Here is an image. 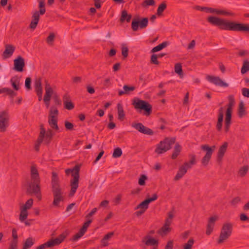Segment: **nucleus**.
Wrapping results in <instances>:
<instances>
[{
	"mask_svg": "<svg viewBox=\"0 0 249 249\" xmlns=\"http://www.w3.org/2000/svg\"><path fill=\"white\" fill-rule=\"evenodd\" d=\"M207 21L212 25L219 27L221 30L249 32V24L230 21L213 16L209 17Z\"/></svg>",
	"mask_w": 249,
	"mask_h": 249,
	"instance_id": "f257e3e1",
	"label": "nucleus"
},
{
	"mask_svg": "<svg viewBox=\"0 0 249 249\" xmlns=\"http://www.w3.org/2000/svg\"><path fill=\"white\" fill-rule=\"evenodd\" d=\"M31 180L28 184L27 192L35 194L39 200L41 199L40 179L37 168L35 165L31 167Z\"/></svg>",
	"mask_w": 249,
	"mask_h": 249,
	"instance_id": "f03ea898",
	"label": "nucleus"
},
{
	"mask_svg": "<svg viewBox=\"0 0 249 249\" xmlns=\"http://www.w3.org/2000/svg\"><path fill=\"white\" fill-rule=\"evenodd\" d=\"M80 169V165L77 164L73 169H67L65 170L66 174L68 175L70 173H71V176L72 177V178L70 181L71 190L70 193V196H71L74 195L78 187Z\"/></svg>",
	"mask_w": 249,
	"mask_h": 249,
	"instance_id": "7ed1b4c3",
	"label": "nucleus"
},
{
	"mask_svg": "<svg viewBox=\"0 0 249 249\" xmlns=\"http://www.w3.org/2000/svg\"><path fill=\"white\" fill-rule=\"evenodd\" d=\"M228 99L229 103L227 105V108L226 111L224 127L226 133H227L229 131L230 125L231 123V114L232 112L233 107L234 106L235 104L234 97L233 95H229Z\"/></svg>",
	"mask_w": 249,
	"mask_h": 249,
	"instance_id": "20e7f679",
	"label": "nucleus"
},
{
	"mask_svg": "<svg viewBox=\"0 0 249 249\" xmlns=\"http://www.w3.org/2000/svg\"><path fill=\"white\" fill-rule=\"evenodd\" d=\"M233 224L231 223H224L221 229L218 239L217 240L218 244H222L231 236L232 233Z\"/></svg>",
	"mask_w": 249,
	"mask_h": 249,
	"instance_id": "39448f33",
	"label": "nucleus"
},
{
	"mask_svg": "<svg viewBox=\"0 0 249 249\" xmlns=\"http://www.w3.org/2000/svg\"><path fill=\"white\" fill-rule=\"evenodd\" d=\"M134 108L141 112L143 110V114L147 116L150 115L152 112V106L147 102L137 99L132 103Z\"/></svg>",
	"mask_w": 249,
	"mask_h": 249,
	"instance_id": "423d86ee",
	"label": "nucleus"
},
{
	"mask_svg": "<svg viewBox=\"0 0 249 249\" xmlns=\"http://www.w3.org/2000/svg\"><path fill=\"white\" fill-rule=\"evenodd\" d=\"M175 142V138H165L157 144L155 152L158 154L164 153L171 148L172 145Z\"/></svg>",
	"mask_w": 249,
	"mask_h": 249,
	"instance_id": "0eeeda50",
	"label": "nucleus"
},
{
	"mask_svg": "<svg viewBox=\"0 0 249 249\" xmlns=\"http://www.w3.org/2000/svg\"><path fill=\"white\" fill-rule=\"evenodd\" d=\"M66 237V235L64 233L61 234L58 237L52 239L47 242L38 246L36 249H44L47 248H51L55 246H57L61 244Z\"/></svg>",
	"mask_w": 249,
	"mask_h": 249,
	"instance_id": "6e6552de",
	"label": "nucleus"
},
{
	"mask_svg": "<svg viewBox=\"0 0 249 249\" xmlns=\"http://www.w3.org/2000/svg\"><path fill=\"white\" fill-rule=\"evenodd\" d=\"M148 23L147 18H143L140 19L139 16L135 17L132 21L131 28L134 32L137 31L140 28L141 29L146 28Z\"/></svg>",
	"mask_w": 249,
	"mask_h": 249,
	"instance_id": "1a4fd4ad",
	"label": "nucleus"
},
{
	"mask_svg": "<svg viewBox=\"0 0 249 249\" xmlns=\"http://www.w3.org/2000/svg\"><path fill=\"white\" fill-rule=\"evenodd\" d=\"M9 116L7 111L0 112V131L4 132L9 125Z\"/></svg>",
	"mask_w": 249,
	"mask_h": 249,
	"instance_id": "9d476101",
	"label": "nucleus"
},
{
	"mask_svg": "<svg viewBox=\"0 0 249 249\" xmlns=\"http://www.w3.org/2000/svg\"><path fill=\"white\" fill-rule=\"evenodd\" d=\"M131 126L142 134L148 135H153L154 134L152 129L144 126L141 123H132Z\"/></svg>",
	"mask_w": 249,
	"mask_h": 249,
	"instance_id": "9b49d317",
	"label": "nucleus"
},
{
	"mask_svg": "<svg viewBox=\"0 0 249 249\" xmlns=\"http://www.w3.org/2000/svg\"><path fill=\"white\" fill-rule=\"evenodd\" d=\"M53 201V205L55 206H58L60 202L63 201L64 199V196L61 188L52 190Z\"/></svg>",
	"mask_w": 249,
	"mask_h": 249,
	"instance_id": "f8f14e48",
	"label": "nucleus"
},
{
	"mask_svg": "<svg viewBox=\"0 0 249 249\" xmlns=\"http://www.w3.org/2000/svg\"><path fill=\"white\" fill-rule=\"evenodd\" d=\"M206 79L210 82L213 83L216 86L221 87H228L229 85L227 83L222 81L220 77L211 75H207Z\"/></svg>",
	"mask_w": 249,
	"mask_h": 249,
	"instance_id": "ddd939ff",
	"label": "nucleus"
},
{
	"mask_svg": "<svg viewBox=\"0 0 249 249\" xmlns=\"http://www.w3.org/2000/svg\"><path fill=\"white\" fill-rule=\"evenodd\" d=\"M158 198V195L154 194L152 195L151 197L147 198L144 201L140 203L136 207V209H142L146 211L148 208V205L150 203L157 200Z\"/></svg>",
	"mask_w": 249,
	"mask_h": 249,
	"instance_id": "4468645a",
	"label": "nucleus"
},
{
	"mask_svg": "<svg viewBox=\"0 0 249 249\" xmlns=\"http://www.w3.org/2000/svg\"><path fill=\"white\" fill-rule=\"evenodd\" d=\"M14 70L17 71L21 72L23 71L25 66L24 59L19 55L14 60Z\"/></svg>",
	"mask_w": 249,
	"mask_h": 249,
	"instance_id": "2eb2a0df",
	"label": "nucleus"
},
{
	"mask_svg": "<svg viewBox=\"0 0 249 249\" xmlns=\"http://www.w3.org/2000/svg\"><path fill=\"white\" fill-rule=\"evenodd\" d=\"M40 133L39 134V136L37 138L36 142L35 144V149L36 151H38L39 150V147L43 142V139L45 137V129L44 128L43 125L41 124L40 126Z\"/></svg>",
	"mask_w": 249,
	"mask_h": 249,
	"instance_id": "dca6fc26",
	"label": "nucleus"
},
{
	"mask_svg": "<svg viewBox=\"0 0 249 249\" xmlns=\"http://www.w3.org/2000/svg\"><path fill=\"white\" fill-rule=\"evenodd\" d=\"M40 15H41L39 14L38 11H36L33 13L32 20L29 25V28L32 30H34L36 28L39 20Z\"/></svg>",
	"mask_w": 249,
	"mask_h": 249,
	"instance_id": "f3484780",
	"label": "nucleus"
},
{
	"mask_svg": "<svg viewBox=\"0 0 249 249\" xmlns=\"http://www.w3.org/2000/svg\"><path fill=\"white\" fill-rule=\"evenodd\" d=\"M142 242H144L146 246H154V247H156L158 249L159 245L158 240L151 237L149 235H147L143 238Z\"/></svg>",
	"mask_w": 249,
	"mask_h": 249,
	"instance_id": "a211bd4d",
	"label": "nucleus"
},
{
	"mask_svg": "<svg viewBox=\"0 0 249 249\" xmlns=\"http://www.w3.org/2000/svg\"><path fill=\"white\" fill-rule=\"evenodd\" d=\"M189 157L190 158V161L189 162H185L180 166L184 169H185L186 172L188 169L191 168L192 166L196 163V156L195 155H190Z\"/></svg>",
	"mask_w": 249,
	"mask_h": 249,
	"instance_id": "6ab92c4d",
	"label": "nucleus"
},
{
	"mask_svg": "<svg viewBox=\"0 0 249 249\" xmlns=\"http://www.w3.org/2000/svg\"><path fill=\"white\" fill-rule=\"evenodd\" d=\"M216 219L217 217L216 216H212L209 218L206 232V234L208 235H210L212 232Z\"/></svg>",
	"mask_w": 249,
	"mask_h": 249,
	"instance_id": "aec40b11",
	"label": "nucleus"
},
{
	"mask_svg": "<svg viewBox=\"0 0 249 249\" xmlns=\"http://www.w3.org/2000/svg\"><path fill=\"white\" fill-rule=\"evenodd\" d=\"M64 107L68 110H72L74 106L73 104L70 101V96L68 94H65L63 97Z\"/></svg>",
	"mask_w": 249,
	"mask_h": 249,
	"instance_id": "412c9836",
	"label": "nucleus"
},
{
	"mask_svg": "<svg viewBox=\"0 0 249 249\" xmlns=\"http://www.w3.org/2000/svg\"><path fill=\"white\" fill-rule=\"evenodd\" d=\"M228 142H225L223 144H222L219 148L218 151L217 152V160L221 161L225 153L226 152L227 147H228Z\"/></svg>",
	"mask_w": 249,
	"mask_h": 249,
	"instance_id": "4be33fe9",
	"label": "nucleus"
},
{
	"mask_svg": "<svg viewBox=\"0 0 249 249\" xmlns=\"http://www.w3.org/2000/svg\"><path fill=\"white\" fill-rule=\"evenodd\" d=\"M15 48L11 45H6L5 46V50L3 52V56L4 58H8L11 56L14 51Z\"/></svg>",
	"mask_w": 249,
	"mask_h": 249,
	"instance_id": "5701e85b",
	"label": "nucleus"
},
{
	"mask_svg": "<svg viewBox=\"0 0 249 249\" xmlns=\"http://www.w3.org/2000/svg\"><path fill=\"white\" fill-rule=\"evenodd\" d=\"M124 90H119L118 95L122 96L124 94H128L130 91H132L135 89L134 86H128V85H125L123 87Z\"/></svg>",
	"mask_w": 249,
	"mask_h": 249,
	"instance_id": "b1692460",
	"label": "nucleus"
},
{
	"mask_svg": "<svg viewBox=\"0 0 249 249\" xmlns=\"http://www.w3.org/2000/svg\"><path fill=\"white\" fill-rule=\"evenodd\" d=\"M58 119H55L53 116L51 118H48V123L51 128L55 131H58L59 128L57 124Z\"/></svg>",
	"mask_w": 249,
	"mask_h": 249,
	"instance_id": "393cba45",
	"label": "nucleus"
},
{
	"mask_svg": "<svg viewBox=\"0 0 249 249\" xmlns=\"http://www.w3.org/2000/svg\"><path fill=\"white\" fill-rule=\"evenodd\" d=\"M52 190L60 188L58 182V178L57 174L55 172L52 173Z\"/></svg>",
	"mask_w": 249,
	"mask_h": 249,
	"instance_id": "a878e982",
	"label": "nucleus"
},
{
	"mask_svg": "<svg viewBox=\"0 0 249 249\" xmlns=\"http://www.w3.org/2000/svg\"><path fill=\"white\" fill-rule=\"evenodd\" d=\"M118 119L120 121H123L125 117V113L123 107L120 103H118L117 105Z\"/></svg>",
	"mask_w": 249,
	"mask_h": 249,
	"instance_id": "bb28decb",
	"label": "nucleus"
},
{
	"mask_svg": "<svg viewBox=\"0 0 249 249\" xmlns=\"http://www.w3.org/2000/svg\"><path fill=\"white\" fill-rule=\"evenodd\" d=\"M132 18V15L128 14L126 10H123L122 11L121 16L120 18V21L123 23L124 21H126L127 22H129Z\"/></svg>",
	"mask_w": 249,
	"mask_h": 249,
	"instance_id": "cd10ccee",
	"label": "nucleus"
},
{
	"mask_svg": "<svg viewBox=\"0 0 249 249\" xmlns=\"http://www.w3.org/2000/svg\"><path fill=\"white\" fill-rule=\"evenodd\" d=\"M53 135L54 133L52 129H48L47 131L45 130V137L44 138L45 142L47 144L50 143Z\"/></svg>",
	"mask_w": 249,
	"mask_h": 249,
	"instance_id": "c85d7f7f",
	"label": "nucleus"
},
{
	"mask_svg": "<svg viewBox=\"0 0 249 249\" xmlns=\"http://www.w3.org/2000/svg\"><path fill=\"white\" fill-rule=\"evenodd\" d=\"M10 82L14 89L18 90L19 89L20 79L18 77L16 76L12 77L10 80Z\"/></svg>",
	"mask_w": 249,
	"mask_h": 249,
	"instance_id": "c756f323",
	"label": "nucleus"
},
{
	"mask_svg": "<svg viewBox=\"0 0 249 249\" xmlns=\"http://www.w3.org/2000/svg\"><path fill=\"white\" fill-rule=\"evenodd\" d=\"M181 151V147L179 143H177L174 148L173 152L172 153L171 158L173 160L176 159L178 156L179 155Z\"/></svg>",
	"mask_w": 249,
	"mask_h": 249,
	"instance_id": "7c9ffc66",
	"label": "nucleus"
},
{
	"mask_svg": "<svg viewBox=\"0 0 249 249\" xmlns=\"http://www.w3.org/2000/svg\"><path fill=\"white\" fill-rule=\"evenodd\" d=\"M201 148L202 150L206 151V154L205 155L212 156L215 148V146L213 145L212 147H210L207 144H204L201 146Z\"/></svg>",
	"mask_w": 249,
	"mask_h": 249,
	"instance_id": "2f4dec72",
	"label": "nucleus"
},
{
	"mask_svg": "<svg viewBox=\"0 0 249 249\" xmlns=\"http://www.w3.org/2000/svg\"><path fill=\"white\" fill-rule=\"evenodd\" d=\"M186 173L187 172H186L185 169H184L183 168L180 166L176 175L174 178V180L175 181L179 180L185 175Z\"/></svg>",
	"mask_w": 249,
	"mask_h": 249,
	"instance_id": "473e14b6",
	"label": "nucleus"
},
{
	"mask_svg": "<svg viewBox=\"0 0 249 249\" xmlns=\"http://www.w3.org/2000/svg\"><path fill=\"white\" fill-rule=\"evenodd\" d=\"M246 114V108L244 106V104L243 102H241L238 106V115L239 117L242 118L243 116Z\"/></svg>",
	"mask_w": 249,
	"mask_h": 249,
	"instance_id": "72a5a7b5",
	"label": "nucleus"
},
{
	"mask_svg": "<svg viewBox=\"0 0 249 249\" xmlns=\"http://www.w3.org/2000/svg\"><path fill=\"white\" fill-rule=\"evenodd\" d=\"M168 44V42L164 41L161 44H160L158 46L154 47L151 50V53H154L159 51H161L163 48H165Z\"/></svg>",
	"mask_w": 249,
	"mask_h": 249,
	"instance_id": "f704fd0d",
	"label": "nucleus"
},
{
	"mask_svg": "<svg viewBox=\"0 0 249 249\" xmlns=\"http://www.w3.org/2000/svg\"><path fill=\"white\" fill-rule=\"evenodd\" d=\"M167 4L165 1L162 2L159 5V7L157 11V15L158 16H161L162 15L163 12L166 9Z\"/></svg>",
	"mask_w": 249,
	"mask_h": 249,
	"instance_id": "c9c22d12",
	"label": "nucleus"
},
{
	"mask_svg": "<svg viewBox=\"0 0 249 249\" xmlns=\"http://www.w3.org/2000/svg\"><path fill=\"white\" fill-rule=\"evenodd\" d=\"M58 110L54 107H52L50 108L48 118H51V117L53 116L54 118L58 119Z\"/></svg>",
	"mask_w": 249,
	"mask_h": 249,
	"instance_id": "e433bc0d",
	"label": "nucleus"
},
{
	"mask_svg": "<svg viewBox=\"0 0 249 249\" xmlns=\"http://www.w3.org/2000/svg\"><path fill=\"white\" fill-rule=\"evenodd\" d=\"M34 242L33 238L29 237L26 240L22 249H29L34 245Z\"/></svg>",
	"mask_w": 249,
	"mask_h": 249,
	"instance_id": "4c0bfd02",
	"label": "nucleus"
},
{
	"mask_svg": "<svg viewBox=\"0 0 249 249\" xmlns=\"http://www.w3.org/2000/svg\"><path fill=\"white\" fill-rule=\"evenodd\" d=\"M0 92H5L8 95H10L11 97L13 98L14 97L17 95V93L14 92L12 89L7 88H4L0 89Z\"/></svg>",
	"mask_w": 249,
	"mask_h": 249,
	"instance_id": "58836bf2",
	"label": "nucleus"
},
{
	"mask_svg": "<svg viewBox=\"0 0 249 249\" xmlns=\"http://www.w3.org/2000/svg\"><path fill=\"white\" fill-rule=\"evenodd\" d=\"M28 215L27 210L22 208L20 210V213L19 218L20 221L21 222L24 221L27 219Z\"/></svg>",
	"mask_w": 249,
	"mask_h": 249,
	"instance_id": "ea45409f",
	"label": "nucleus"
},
{
	"mask_svg": "<svg viewBox=\"0 0 249 249\" xmlns=\"http://www.w3.org/2000/svg\"><path fill=\"white\" fill-rule=\"evenodd\" d=\"M38 7L39 8V14L41 15H43L45 14L46 12V9L45 8V1L44 0H40L39 1V5Z\"/></svg>",
	"mask_w": 249,
	"mask_h": 249,
	"instance_id": "a19ab883",
	"label": "nucleus"
},
{
	"mask_svg": "<svg viewBox=\"0 0 249 249\" xmlns=\"http://www.w3.org/2000/svg\"><path fill=\"white\" fill-rule=\"evenodd\" d=\"M248 71H249V61L245 60L243 62L241 72L242 74H244Z\"/></svg>",
	"mask_w": 249,
	"mask_h": 249,
	"instance_id": "79ce46f5",
	"label": "nucleus"
},
{
	"mask_svg": "<svg viewBox=\"0 0 249 249\" xmlns=\"http://www.w3.org/2000/svg\"><path fill=\"white\" fill-rule=\"evenodd\" d=\"M249 170V166L247 165L241 167L238 172L239 176L241 177H243L246 176Z\"/></svg>",
	"mask_w": 249,
	"mask_h": 249,
	"instance_id": "37998d69",
	"label": "nucleus"
},
{
	"mask_svg": "<svg viewBox=\"0 0 249 249\" xmlns=\"http://www.w3.org/2000/svg\"><path fill=\"white\" fill-rule=\"evenodd\" d=\"M122 51V54L124 56V58H126L128 55V48L127 47L126 45L125 44H123L122 45L121 48Z\"/></svg>",
	"mask_w": 249,
	"mask_h": 249,
	"instance_id": "c03bdc74",
	"label": "nucleus"
},
{
	"mask_svg": "<svg viewBox=\"0 0 249 249\" xmlns=\"http://www.w3.org/2000/svg\"><path fill=\"white\" fill-rule=\"evenodd\" d=\"M45 94L52 96L53 93V90L47 81H45Z\"/></svg>",
	"mask_w": 249,
	"mask_h": 249,
	"instance_id": "a18cd8bd",
	"label": "nucleus"
},
{
	"mask_svg": "<svg viewBox=\"0 0 249 249\" xmlns=\"http://www.w3.org/2000/svg\"><path fill=\"white\" fill-rule=\"evenodd\" d=\"M195 241L193 238H190L183 246V249H192Z\"/></svg>",
	"mask_w": 249,
	"mask_h": 249,
	"instance_id": "49530a36",
	"label": "nucleus"
},
{
	"mask_svg": "<svg viewBox=\"0 0 249 249\" xmlns=\"http://www.w3.org/2000/svg\"><path fill=\"white\" fill-rule=\"evenodd\" d=\"M175 71L179 75L181 76L183 74L182 70V66L180 63H177L175 66Z\"/></svg>",
	"mask_w": 249,
	"mask_h": 249,
	"instance_id": "de8ad7c7",
	"label": "nucleus"
},
{
	"mask_svg": "<svg viewBox=\"0 0 249 249\" xmlns=\"http://www.w3.org/2000/svg\"><path fill=\"white\" fill-rule=\"evenodd\" d=\"M122 155V149L120 147H117L114 149L112 154V157L115 158H119Z\"/></svg>",
	"mask_w": 249,
	"mask_h": 249,
	"instance_id": "09e8293b",
	"label": "nucleus"
},
{
	"mask_svg": "<svg viewBox=\"0 0 249 249\" xmlns=\"http://www.w3.org/2000/svg\"><path fill=\"white\" fill-rule=\"evenodd\" d=\"M155 4L154 0H144L142 3V6L143 7L148 6H153Z\"/></svg>",
	"mask_w": 249,
	"mask_h": 249,
	"instance_id": "8fccbe9b",
	"label": "nucleus"
},
{
	"mask_svg": "<svg viewBox=\"0 0 249 249\" xmlns=\"http://www.w3.org/2000/svg\"><path fill=\"white\" fill-rule=\"evenodd\" d=\"M85 233V232L80 229L79 230V231L76 233L74 235H73L72 237V240L73 241H77L80 238H81L82 236L84 235V234Z\"/></svg>",
	"mask_w": 249,
	"mask_h": 249,
	"instance_id": "3c124183",
	"label": "nucleus"
},
{
	"mask_svg": "<svg viewBox=\"0 0 249 249\" xmlns=\"http://www.w3.org/2000/svg\"><path fill=\"white\" fill-rule=\"evenodd\" d=\"M217 15H225V16H234L235 14L232 12H228L224 10H218L217 11Z\"/></svg>",
	"mask_w": 249,
	"mask_h": 249,
	"instance_id": "603ef678",
	"label": "nucleus"
},
{
	"mask_svg": "<svg viewBox=\"0 0 249 249\" xmlns=\"http://www.w3.org/2000/svg\"><path fill=\"white\" fill-rule=\"evenodd\" d=\"M92 219H89L88 221H87L86 222L84 223L83 225L82 226L80 230L86 232V231H87L88 228L89 227V225L92 222Z\"/></svg>",
	"mask_w": 249,
	"mask_h": 249,
	"instance_id": "864d4df0",
	"label": "nucleus"
},
{
	"mask_svg": "<svg viewBox=\"0 0 249 249\" xmlns=\"http://www.w3.org/2000/svg\"><path fill=\"white\" fill-rule=\"evenodd\" d=\"M212 156L205 155L202 158L201 162L204 166H206L208 164V163L211 158Z\"/></svg>",
	"mask_w": 249,
	"mask_h": 249,
	"instance_id": "5fc2aeb1",
	"label": "nucleus"
},
{
	"mask_svg": "<svg viewBox=\"0 0 249 249\" xmlns=\"http://www.w3.org/2000/svg\"><path fill=\"white\" fill-rule=\"evenodd\" d=\"M33 200L31 198L29 199L27 201V202L25 203V204L23 205L22 209L28 210L30 208H31L33 205Z\"/></svg>",
	"mask_w": 249,
	"mask_h": 249,
	"instance_id": "6e6d98bb",
	"label": "nucleus"
},
{
	"mask_svg": "<svg viewBox=\"0 0 249 249\" xmlns=\"http://www.w3.org/2000/svg\"><path fill=\"white\" fill-rule=\"evenodd\" d=\"M55 35L53 33L50 34L49 36L46 38V42L48 44H52L54 41Z\"/></svg>",
	"mask_w": 249,
	"mask_h": 249,
	"instance_id": "4d7b16f0",
	"label": "nucleus"
},
{
	"mask_svg": "<svg viewBox=\"0 0 249 249\" xmlns=\"http://www.w3.org/2000/svg\"><path fill=\"white\" fill-rule=\"evenodd\" d=\"M158 55L156 54H153L151 56L150 58V62L152 64H155V65H159V61L158 60Z\"/></svg>",
	"mask_w": 249,
	"mask_h": 249,
	"instance_id": "13d9d810",
	"label": "nucleus"
},
{
	"mask_svg": "<svg viewBox=\"0 0 249 249\" xmlns=\"http://www.w3.org/2000/svg\"><path fill=\"white\" fill-rule=\"evenodd\" d=\"M146 179H147L146 176L145 175H142L138 181L139 185L141 186L144 185L145 184V180Z\"/></svg>",
	"mask_w": 249,
	"mask_h": 249,
	"instance_id": "bf43d9fd",
	"label": "nucleus"
},
{
	"mask_svg": "<svg viewBox=\"0 0 249 249\" xmlns=\"http://www.w3.org/2000/svg\"><path fill=\"white\" fill-rule=\"evenodd\" d=\"M65 127L68 130H73L74 125L72 123L69 122V121H66L65 122Z\"/></svg>",
	"mask_w": 249,
	"mask_h": 249,
	"instance_id": "052dcab7",
	"label": "nucleus"
},
{
	"mask_svg": "<svg viewBox=\"0 0 249 249\" xmlns=\"http://www.w3.org/2000/svg\"><path fill=\"white\" fill-rule=\"evenodd\" d=\"M18 241L13 240L10 242L8 249H17Z\"/></svg>",
	"mask_w": 249,
	"mask_h": 249,
	"instance_id": "680f3d73",
	"label": "nucleus"
},
{
	"mask_svg": "<svg viewBox=\"0 0 249 249\" xmlns=\"http://www.w3.org/2000/svg\"><path fill=\"white\" fill-rule=\"evenodd\" d=\"M103 85L104 88H107L111 85L110 78L105 79L103 82Z\"/></svg>",
	"mask_w": 249,
	"mask_h": 249,
	"instance_id": "e2e57ef3",
	"label": "nucleus"
},
{
	"mask_svg": "<svg viewBox=\"0 0 249 249\" xmlns=\"http://www.w3.org/2000/svg\"><path fill=\"white\" fill-rule=\"evenodd\" d=\"M170 226H167L166 225H164V226L161 228L160 231L164 234H166L168 232H169L171 231V229L169 228Z\"/></svg>",
	"mask_w": 249,
	"mask_h": 249,
	"instance_id": "0e129e2a",
	"label": "nucleus"
},
{
	"mask_svg": "<svg viewBox=\"0 0 249 249\" xmlns=\"http://www.w3.org/2000/svg\"><path fill=\"white\" fill-rule=\"evenodd\" d=\"M35 89L42 88L41 78L38 77L35 80Z\"/></svg>",
	"mask_w": 249,
	"mask_h": 249,
	"instance_id": "69168bd1",
	"label": "nucleus"
},
{
	"mask_svg": "<svg viewBox=\"0 0 249 249\" xmlns=\"http://www.w3.org/2000/svg\"><path fill=\"white\" fill-rule=\"evenodd\" d=\"M241 201V198L239 196L235 197L231 201V204L232 206H236Z\"/></svg>",
	"mask_w": 249,
	"mask_h": 249,
	"instance_id": "338daca9",
	"label": "nucleus"
},
{
	"mask_svg": "<svg viewBox=\"0 0 249 249\" xmlns=\"http://www.w3.org/2000/svg\"><path fill=\"white\" fill-rule=\"evenodd\" d=\"M31 78L30 77L26 78L25 80V86L26 89H31Z\"/></svg>",
	"mask_w": 249,
	"mask_h": 249,
	"instance_id": "774afa93",
	"label": "nucleus"
}]
</instances>
